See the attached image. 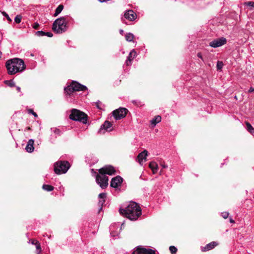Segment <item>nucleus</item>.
I'll return each instance as SVG.
<instances>
[{"label": "nucleus", "instance_id": "obj_1", "mask_svg": "<svg viewBox=\"0 0 254 254\" xmlns=\"http://www.w3.org/2000/svg\"><path fill=\"white\" fill-rule=\"evenodd\" d=\"M91 172L93 175L96 176V182L100 187L104 189L108 186V177L106 174L113 175L116 173L115 168L111 165H106L99 170V174H97L96 172L94 171L93 169H91Z\"/></svg>", "mask_w": 254, "mask_h": 254}, {"label": "nucleus", "instance_id": "obj_2", "mask_svg": "<svg viewBox=\"0 0 254 254\" xmlns=\"http://www.w3.org/2000/svg\"><path fill=\"white\" fill-rule=\"evenodd\" d=\"M120 213L131 220H136L141 214L140 206L135 202H130L125 208H120Z\"/></svg>", "mask_w": 254, "mask_h": 254}, {"label": "nucleus", "instance_id": "obj_3", "mask_svg": "<svg viewBox=\"0 0 254 254\" xmlns=\"http://www.w3.org/2000/svg\"><path fill=\"white\" fill-rule=\"evenodd\" d=\"M5 66L7 70V73L9 75H13L17 72H21L26 68L24 61L18 58L8 60L6 62Z\"/></svg>", "mask_w": 254, "mask_h": 254}, {"label": "nucleus", "instance_id": "obj_4", "mask_svg": "<svg viewBox=\"0 0 254 254\" xmlns=\"http://www.w3.org/2000/svg\"><path fill=\"white\" fill-rule=\"evenodd\" d=\"M67 16L61 17L55 20L53 23L52 29L58 34L65 32L67 28Z\"/></svg>", "mask_w": 254, "mask_h": 254}, {"label": "nucleus", "instance_id": "obj_5", "mask_svg": "<svg viewBox=\"0 0 254 254\" xmlns=\"http://www.w3.org/2000/svg\"><path fill=\"white\" fill-rule=\"evenodd\" d=\"M69 118L71 120L79 121L83 124H86L87 121V115L76 109H73L71 110V114Z\"/></svg>", "mask_w": 254, "mask_h": 254}, {"label": "nucleus", "instance_id": "obj_6", "mask_svg": "<svg viewBox=\"0 0 254 254\" xmlns=\"http://www.w3.org/2000/svg\"><path fill=\"white\" fill-rule=\"evenodd\" d=\"M70 164L66 161H58L54 165V171L60 175L65 173L70 168Z\"/></svg>", "mask_w": 254, "mask_h": 254}, {"label": "nucleus", "instance_id": "obj_7", "mask_svg": "<svg viewBox=\"0 0 254 254\" xmlns=\"http://www.w3.org/2000/svg\"><path fill=\"white\" fill-rule=\"evenodd\" d=\"M87 87L76 81H73L67 87L64 88L65 92L70 95L74 91H85Z\"/></svg>", "mask_w": 254, "mask_h": 254}, {"label": "nucleus", "instance_id": "obj_8", "mask_svg": "<svg viewBox=\"0 0 254 254\" xmlns=\"http://www.w3.org/2000/svg\"><path fill=\"white\" fill-rule=\"evenodd\" d=\"M128 110L125 108H120L113 112V115L117 120L126 117Z\"/></svg>", "mask_w": 254, "mask_h": 254}, {"label": "nucleus", "instance_id": "obj_9", "mask_svg": "<svg viewBox=\"0 0 254 254\" xmlns=\"http://www.w3.org/2000/svg\"><path fill=\"white\" fill-rule=\"evenodd\" d=\"M133 254H155V251L149 248L138 246L133 251Z\"/></svg>", "mask_w": 254, "mask_h": 254}, {"label": "nucleus", "instance_id": "obj_10", "mask_svg": "<svg viewBox=\"0 0 254 254\" xmlns=\"http://www.w3.org/2000/svg\"><path fill=\"white\" fill-rule=\"evenodd\" d=\"M227 42V40L225 38L221 37L215 39L210 42L209 46L213 48H217L225 44Z\"/></svg>", "mask_w": 254, "mask_h": 254}, {"label": "nucleus", "instance_id": "obj_11", "mask_svg": "<svg viewBox=\"0 0 254 254\" xmlns=\"http://www.w3.org/2000/svg\"><path fill=\"white\" fill-rule=\"evenodd\" d=\"M123 180V178L120 176L113 178L111 180V187L114 188H118L122 184Z\"/></svg>", "mask_w": 254, "mask_h": 254}, {"label": "nucleus", "instance_id": "obj_12", "mask_svg": "<svg viewBox=\"0 0 254 254\" xmlns=\"http://www.w3.org/2000/svg\"><path fill=\"white\" fill-rule=\"evenodd\" d=\"M112 127V124L111 122H110L108 121H106L101 126V127L99 130V132L100 133H102L103 130H105L108 131H111L112 130V129L111 128ZM103 133H104V131H103Z\"/></svg>", "mask_w": 254, "mask_h": 254}, {"label": "nucleus", "instance_id": "obj_13", "mask_svg": "<svg viewBox=\"0 0 254 254\" xmlns=\"http://www.w3.org/2000/svg\"><path fill=\"white\" fill-rule=\"evenodd\" d=\"M124 16L126 19L132 21L135 19L136 15L133 10H129L125 13Z\"/></svg>", "mask_w": 254, "mask_h": 254}, {"label": "nucleus", "instance_id": "obj_14", "mask_svg": "<svg viewBox=\"0 0 254 254\" xmlns=\"http://www.w3.org/2000/svg\"><path fill=\"white\" fill-rule=\"evenodd\" d=\"M147 153V151L146 150H144L138 155L137 159L140 164H142V163L144 161H146Z\"/></svg>", "mask_w": 254, "mask_h": 254}, {"label": "nucleus", "instance_id": "obj_15", "mask_svg": "<svg viewBox=\"0 0 254 254\" xmlns=\"http://www.w3.org/2000/svg\"><path fill=\"white\" fill-rule=\"evenodd\" d=\"M136 53L134 50H132L130 51L127 58V60L126 61V64L127 65H129L131 64V61L133 59L136 57Z\"/></svg>", "mask_w": 254, "mask_h": 254}, {"label": "nucleus", "instance_id": "obj_16", "mask_svg": "<svg viewBox=\"0 0 254 254\" xmlns=\"http://www.w3.org/2000/svg\"><path fill=\"white\" fill-rule=\"evenodd\" d=\"M34 142V140H33L32 139H30L28 140L27 145L25 147V149L27 152H28L29 153H31L34 151V146H33Z\"/></svg>", "mask_w": 254, "mask_h": 254}, {"label": "nucleus", "instance_id": "obj_17", "mask_svg": "<svg viewBox=\"0 0 254 254\" xmlns=\"http://www.w3.org/2000/svg\"><path fill=\"white\" fill-rule=\"evenodd\" d=\"M217 245V243L215 242H211L207 245H206L203 249H202V251H207L213 249Z\"/></svg>", "mask_w": 254, "mask_h": 254}, {"label": "nucleus", "instance_id": "obj_18", "mask_svg": "<svg viewBox=\"0 0 254 254\" xmlns=\"http://www.w3.org/2000/svg\"><path fill=\"white\" fill-rule=\"evenodd\" d=\"M161 121V117L160 116H156L150 121L151 125L153 127H155L157 123Z\"/></svg>", "mask_w": 254, "mask_h": 254}, {"label": "nucleus", "instance_id": "obj_19", "mask_svg": "<svg viewBox=\"0 0 254 254\" xmlns=\"http://www.w3.org/2000/svg\"><path fill=\"white\" fill-rule=\"evenodd\" d=\"M36 35L38 36H47L49 37H52L53 35L51 32H45L43 31H38L36 32Z\"/></svg>", "mask_w": 254, "mask_h": 254}, {"label": "nucleus", "instance_id": "obj_20", "mask_svg": "<svg viewBox=\"0 0 254 254\" xmlns=\"http://www.w3.org/2000/svg\"><path fill=\"white\" fill-rule=\"evenodd\" d=\"M149 168L152 170L153 174H155L158 170L157 164L155 162H151L149 165Z\"/></svg>", "mask_w": 254, "mask_h": 254}, {"label": "nucleus", "instance_id": "obj_21", "mask_svg": "<svg viewBox=\"0 0 254 254\" xmlns=\"http://www.w3.org/2000/svg\"><path fill=\"white\" fill-rule=\"evenodd\" d=\"M64 9V5L62 4H60L57 8L56 9L55 12L54 14V16L56 17Z\"/></svg>", "mask_w": 254, "mask_h": 254}, {"label": "nucleus", "instance_id": "obj_22", "mask_svg": "<svg viewBox=\"0 0 254 254\" xmlns=\"http://www.w3.org/2000/svg\"><path fill=\"white\" fill-rule=\"evenodd\" d=\"M125 38L127 41L131 42L134 38V35L131 33H128L125 35Z\"/></svg>", "mask_w": 254, "mask_h": 254}, {"label": "nucleus", "instance_id": "obj_23", "mask_svg": "<svg viewBox=\"0 0 254 254\" xmlns=\"http://www.w3.org/2000/svg\"><path fill=\"white\" fill-rule=\"evenodd\" d=\"M116 225L117 224H115L111 225V226L110 227V234L113 237L118 235V234L114 233V229H115Z\"/></svg>", "mask_w": 254, "mask_h": 254}, {"label": "nucleus", "instance_id": "obj_24", "mask_svg": "<svg viewBox=\"0 0 254 254\" xmlns=\"http://www.w3.org/2000/svg\"><path fill=\"white\" fill-rule=\"evenodd\" d=\"M42 188L43 190L48 191H51L54 190V187L49 185H43Z\"/></svg>", "mask_w": 254, "mask_h": 254}, {"label": "nucleus", "instance_id": "obj_25", "mask_svg": "<svg viewBox=\"0 0 254 254\" xmlns=\"http://www.w3.org/2000/svg\"><path fill=\"white\" fill-rule=\"evenodd\" d=\"M246 126L247 130L251 133H254V128L252 126V125L248 122H246Z\"/></svg>", "mask_w": 254, "mask_h": 254}, {"label": "nucleus", "instance_id": "obj_26", "mask_svg": "<svg viewBox=\"0 0 254 254\" xmlns=\"http://www.w3.org/2000/svg\"><path fill=\"white\" fill-rule=\"evenodd\" d=\"M244 5L246 6H250L251 10H254V1L246 2H245Z\"/></svg>", "mask_w": 254, "mask_h": 254}, {"label": "nucleus", "instance_id": "obj_27", "mask_svg": "<svg viewBox=\"0 0 254 254\" xmlns=\"http://www.w3.org/2000/svg\"><path fill=\"white\" fill-rule=\"evenodd\" d=\"M51 130H53V132L55 133L56 137H57V136H60L62 133V131L58 128H51Z\"/></svg>", "mask_w": 254, "mask_h": 254}, {"label": "nucleus", "instance_id": "obj_28", "mask_svg": "<svg viewBox=\"0 0 254 254\" xmlns=\"http://www.w3.org/2000/svg\"><path fill=\"white\" fill-rule=\"evenodd\" d=\"M4 83L9 87H14L15 86L14 82L12 80H5Z\"/></svg>", "mask_w": 254, "mask_h": 254}, {"label": "nucleus", "instance_id": "obj_29", "mask_svg": "<svg viewBox=\"0 0 254 254\" xmlns=\"http://www.w3.org/2000/svg\"><path fill=\"white\" fill-rule=\"evenodd\" d=\"M35 246L37 250L36 253L39 254L41 252L40 244L39 242H36Z\"/></svg>", "mask_w": 254, "mask_h": 254}, {"label": "nucleus", "instance_id": "obj_30", "mask_svg": "<svg viewBox=\"0 0 254 254\" xmlns=\"http://www.w3.org/2000/svg\"><path fill=\"white\" fill-rule=\"evenodd\" d=\"M169 250L172 254H176L177 252V249L175 246H170Z\"/></svg>", "mask_w": 254, "mask_h": 254}, {"label": "nucleus", "instance_id": "obj_31", "mask_svg": "<svg viewBox=\"0 0 254 254\" xmlns=\"http://www.w3.org/2000/svg\"><path fill=\"white\" fill-rule=\"evenodd\" d=\"M22 16L20 15H16L14 18V21L16 23H20L21 21Z\"/></svg>", "mask_w": 254, "mask_h": 254}, {"label": "nucleus", "instance_id": "obj_32", "mask_svg": "<svg viewBox=\"0 0 254 254\" xmlns=\"http://www.w3.org/2000/svg\"><path fill=\"white\" fill-rule=\"evenodd\" d=\"M105 199H99V202H98V205L100 206L99 211H100L102 209V206H103L104 203H105Z\"/></svg>", "mask_w": 254, "mask_h": 254}, {"label": "nucleus", "instance_id": "obj_33", "mask_svg": "<svg viewBox=\"0 0 254 254\" xmlns=\"http://www.w3.org/2000/svg\"><path fill=\"white\" fill-rule=\"evenodd\" d=\"M223 63L222 62L218 61L217 63V68L218 70H220L222 68Z\"/></svg>", "mask_w": 254, "mask_h": 254}, {"label": "nucleus", "instance_id": "obj_34", "mask_svg": "<svg viewBox=\"0 0 254 254\" xmlns=\"http://www.w3.org/2000/svg\"><path fill=\"white\" fill-rule=\"evenodd\" d=\"M2 14L3 15V16L6 17V18L9 22H11L12 21L11 19L10 18L9 15L5 11L2 12Z\"/></svg>", "mask_w": 254, "mask_h": 254}, {"label": "nucleus", "instance_id": "obj_35", "mask_svg": "<svg viewBox=\"0 0 254 254\" xmlns=\"http://www.w3.org/2000/svg\"><path fill=\"white\" fill-rule=\"evenodd\" d=\"M98 197L99 199H105L106 197V193H101L99 194Z\"/></svg>", "mask_w": 254, "mask_h": 254}, {"label": "nucleus", "instance_id": "obj_36", "mask_svg": "<svg viewBox=\"0 0 254 254\" xmlns=\"http://www.w3.org/2000/svg\"><path fill=\"white\" fill-rule=\"evenodd\" d=\"M229 213L228 212H223L221 213V216L224 218L226 219L229 216Z\"/></svg>", "mask_w": 254, "mask_h": 254}, {"label": "nucleus", "instance_id": "obj_37", "mask_svg": "<svg viewBox=\"0 0 254 254\" xmlns=\"http://www.w3.org/2000/svg\"><path fill=\"white\" fill-rule=\"evenodd\" d=\"M28 113H29V114H32V115H34V117H37V114H36V113H35V112L33 111V110H32V109H29V110H28Z\"/></svg>", "mask_w": 254, "mask_h": 254}, {"label": "nucleus", "instance_id": "obj_38", "mask_svg": "<svg viewBox=\"0 0 254 254\" xmlns=\"http://www.w3.org/2000/svg\"><path fill=\"white\" fill-rule=\"evenodd\" d=\"M39 26V24L37 22H35L32 26L33 28L35 29H38Z\"/></svg>", "mask_w": 254, "mask_h": 254}, {"label": "nucleus", "instance_id": "obj_39", "mask_svg": "<svg viewBox=\"0 0 254 254\" xmlns=\"http://www.w3.org/2000/svg\"><path fill=\"white\" fill-rule=\"evenodd\" d=\"M36 242H38L37 240H34V239H31L29 240V243H31V244L35 245Z\"/></svg>", "mask_w": 254, "mask_h": 254}, {"label": "nucleus", "instance_id": "obj_40", "mask_svg": "<svg viewBox=\"0 0 254 254\" xmlns=\"http://www.w3.org/2000/svg\"><path fill=\"white\" fill-rule=\"evenodd\" d=\"M253 92H254V88L252 87H250V89L248 91L249 93H252Z\"/></svg>", "mask_w": 254, "mask_h": 254}, {"label": "nucleus", "instance_id": "obj_41", "mask_svg": "<svg viewBox=\"0 0 254 254\" xmlns=\"http://www.w3.org/2000/svg\"><path fill=\"white\" fill-rule=\"evenodd\" d=\"M197 56L198 58H200L201 59H202V56L200 53H197Z\"/></svg>", "mask_w": 254, "mask_h": 254}, {"label": "nucleus", "instance_id": "obj_42", "mask_svg": "<svg viewBox=\"0 0 254 254\" xmlns=\"http://www.w3.org/2000/svg\"><path fill=\"white\" fill-rule=\"evenodd\" d=\"M161 165L163 168H167V166L166 165H165V164H161Z\"/></svg>", "mask_w": 254, "mask_h": 254}, {"label": "nucleus", "instance_id": "obj_43", "mask_svg": "<svg viewBox=\"0 0 254 254\" xmlns=\"http://www.w3.org/2000/svg\"><path fill=\"white\" fill-rule=\"evenodd\" d=\"M16 90H17V91L18 92H20V91H21L20 87H19V86H16Z\"/></svg>", "mask_w": 254, "mask_h": 254}, {"label": "nucleus", "instance_id": "obj_44", "mask_svg": "<svg viewBox=\"0 0 254 254\" xmlns=\"http://www.w3.org/2000/svg\"><path fill=\"white\" fill-rule=\"evenodd\" d=\"M230 222L231 223H235V221L234 220H233L232 218H230Z\"/></svg>", "mask_w": 254, "mask_h": 254}, {"label": "nucleus", "instance_id": "obj_45", "mask_svg": "<svg viewBox=\"0 0 254 254\" xmlns=\"http://www.w3.org/2000/svg\"><path fill=\"white\" fill-rule=\"evenodd\" d=\"M100 103H99V102L96 103V104H97V107L98 108H99V109H100V106H99V104H100Z\"/></svg>", "mask_w": 254, "mask_h": 254}, {"label": "nucleus", "instance_id": "obj_46", "mask_svg": "<svg viewBox=\"0 0 254 254\" xmlns=\"http://www.w3.org/2000/svg\"><path fill=\"white\" fill-rule=\"evenodd\" d=\"M120 34H121L122 35H123V33H124V30H122V29H121V30H120Z\"/></svg>", "mask_w": 254, "mask_h": 254}, {"label": "nucleus", "instance_id": "obj_47", "mask_svg": "<svg viewBox=\"0 0 254 254\" xmlns=\"http://www.w3.org/2000/svg\"><path fill=\"white\" fill-rule=\"evenodd\" d=\"M30 56H31V57H33V56H34V55H33V54H32V53H31V54H30Z\"/></svg>", "mask_w": 254, "mask_h": 254}, {"label": "nucleus", "instance_id": "obj_48", "mask_svg": "<svg viewBox=\"0 0 254 254\" xmlns=\"http://www.w3.org/2000/svg\"><path fill=\"white\" fill-rule=\"evenodd\" d=\"M1 55H2V53L1 52H0V58H1Z\"/></svg>", "mask_w": 254, "mask_h": 254}, {"label": "nucleus", "instance_id": "obj_49", "mask_svg": "<svg viewBox=\"0 0 254 254\" xmlns=\"http://www.w3.org/2000/svg\"><path fill=\"white\" fill-rule=\"evenodd\" d=\"M121 229H122V227H121V228H120V230H119L120 231H121Z\"/></svg>", "mask_w": 254, "mask_h": 254}]
</instances>
